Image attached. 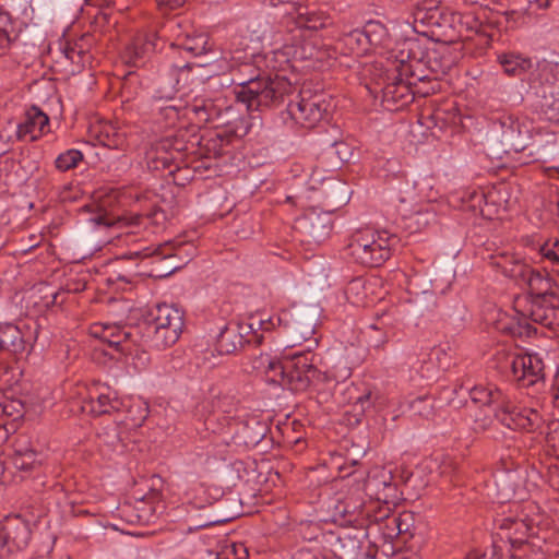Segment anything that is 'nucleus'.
Returning <instances> with one entry per match:
<instances>
[{
	"instance_id": "5fc2aeb1",
	"label": "nucleus",
	"mask_w": 559,
	"mask_h": 559,
	"mask_svg": "<svg viewBox=\"0 0 559 559\" xmlns=\"http://www.w3.org/2000/svg\"><path fill=\"white\" fill-rule=\"evenodd\" d=\"M122 142H123V139L121 135H116L115 139L112 141H108L106 143H104L105 145L109 146V147H120L122 145Z\"/></svg>"
},
{
	"instance_id": "dca6fc26",
	"label": "nucleus",
	"mask_w": 559,
	"mask_h": 559,
	"mask_svg": "<svg viewBox=\"0 0 559 559\" xmlns=\"http://www.w3.org/2000/svg\"><path fill=\"white\" fill-rule=\"evenodd\" d=\"M522 476L518 471H502L495 475L497 498L500 502L509 501L516 496Z\"/></svg>"
},
{
	"instance_id": "e2e57ef3",
	"label": "nucleus",
	"mask_w": 559,
	"mask_h": 559,
	"mask_svg": "<svg viewBox=\"0 0 559 559\" xmlns=\"http://www.w3.org/2000/svg\"><path fill=\"white\" fill-rule=\"evenodd\" d=\"M216 522H217V521H215V522H206V523H204V524L199 525L198 527H206V526H209V525H211V524H213V523H216Z\"/></svg>"
},
{
	"instance_id": "393cba45",
	"label": "nucleus",
	"mask_w": 559,
	"mask_h": 559,
	"mask_svg": "<svg viewBox=\"0 0 559 559\" xmlns=\"http://www.w3.org/2000/svg\"><path fill=\"white\" fill-rule=\"evenodd\" d=\"M340 43L345 49L346 53L362 56L370 50L365 27L361 29H354L344 34L341 37Z\"/></svg>"
},
{
	"instance_id": "bb28decb",
	"label": "nucleus",
	"mask_w": 559,
	"mask_h": 559,
	"mask_svg": "<svg viewBox=\"0 0 559 559\" xmlns=\"http://www.w3.org/2000/svg\"><path fill=\"white\" fill-rule=\"evenodd\" d=\"M242 347V338L236 328L230 324L224 326L217 337V350L221 354H231Z\"/></svg>"
},
{
	"instance_id": "864d4df0",
	"label": "nucleus",
	"mask_w": 559,
	"mask_h": 559,
	"mask_svg": "<svg viewBox=\"0 0 559 559\" xmlns=\"http://www.w3.org/2000/svg\"><path fill=\"white\" fill-rule=\"evenodd\" d=\"M301 1L302 0H269L270 4L273 7H277L280 4H287L289 7L287 11H294Z\"/></svg>"
},
{
	"instance_id": "4d7b16f0",
	"label": "nucleus",
	"mask_w": 559,
	"mask_h": 559,
	"mask_svg": "<svg viewBox=\"0 0 559 559\" xmlns=\"http://www.w3.org/2000/svg\"><path fill=\"white\" fill-rule=\"evenodd\" d=\"M557 95H558V97L555 98L554 103L550 106H551V110H554V111L557 110L558 112L549 116V119L559 120V91H558Z\"/></svg>"
},
{
	"instance_id": "4c0bfd02",
	"label": "nucleus",
	"mask_w": 559,
	"mask_h": 559,
	"mask_svg": "<svg viewBox=\"0 0 559 559\" xmlns=\"http://www.w3.org/2000/svg\"><path fill=\"white\" fill-rule=\"evenodd\" d=\"M216 559H248V549L242 544H231L218 552Z\"/></svg>"
},
{
	"instance_id": "c03bdc74",
	"label": "nucleus",
	"mask_w": 559,
	"mask_h": 559,
	"mask_svg": "<svg viewBox=\"0 0 559 559\" xmlns=\"http://www.w3.org/2000/svg\"><path fill=\"white\" fill-rule=\"evenodd\" d=\"M369 330L372 332H381L380 335L376 336V337L370 335L371 342L373 343L374 347H381L382 345H384L388 342V335L385 332H382V330H383L382 325L374 323L369 326Z\"/></svg>"
},
{
	"instance_id": "412c9836",
	"label": "nucleus",
	"mask_w": 559,
	"mask_h": 559,
	"mask_svg": "<svg viewBox=\"0 0 559 559\" xmlns=\"http://www.w3.org/2000/svg\"><path fill=\"white\" fill-rule=\"evenodd\" d=\"M282 367V360L270 354H260L252 359V369L264 376L269 383L277 384Z\"/></svg>"
},
{
	"instance_id": "9b49d317",
	"label": "nucleus",
	"mask_w": 559,
	"mask_h": 559,
	"mask_svg": "<svg viewBox=\"0 0 559 559\" xmlns=\"http://www.w3.org/2000/svg\"><path fill=\"white\" fill-rule=\"evenodd\" d=\"M390 471L374 468L365 483V491L371 498L383 503H393L396 499V487Z\"/></svg>"
},
{
	"instance_id": "37998d69",
	"label": "nucleus",
	"mask_w": 559,
	"mask_h": 559,
	"mask_svg": "<svg viewBox=\"0 0 559 559\" xmlns=\"http://www.w3.org/2000/svg\"><path fill=\"white\" fill-rule=\"evenodd\" d=\"M160 114L167 121L174 123L180 116V109L176 105H166L159 108Z\"/></svg>"
},
{
	"instance_id": "09e8293b",
	"label": "nucleus",
	"mask_w": 559,
	"mask_h": 559,
	"mask_svg": "<svg viewBox=\"0 0 559 559\" xmlns=\"http://www.w3.org/2000/svg\"><path fill=\"white\" fill-rule=\"evenodd\" d=\"M255 425L258 427L257 431L253 432V435L249 438L250 443H259L265 436V427L261 425L260 423L255 421Z\"/></svg>"
},
{
	"instance_id": "bf43d9fd",
	"label": "nucleus",
	"mask_w": 559,
	"mask_h": 559,
	"mask_svg": "<svg viewBox=\"0 0 559 559\" xmlns=\"http://www.w3.org/2000/svg\"><path fill=\"white\" fill-rule=\"evenodd\" d=\"M552 399L556 407L559 408V381L552 386Z\"/></svg>"
},
{
	"instance_id": "b1692460",
	"label": "nucleus",
	"mask_w": 559,
	"mask_h": 559,
	"mask_svg": "<svg viewBox=\"0 0 559 559\" xmlns=\"http://www.w3.org/2000/svg\"><path fill=\"white\" fill-rule=\"evenodd\" d=\"M25 348L22 332L13 324L0 326V350L12 354L22 353Z\"/></svg>"
},
{
	"instance_id": "49530a36",
	"label": "nucleus",
	"mask_w": 559,
	"mask_h": 559,
	"mask_svg": "<svg viewBox=\"0 0 559 559\" xmlns=\"http://www.w3.org/2000/svg\"><path fill=\"white\" fill-rule=\"evenodd\" d=\"M530 9L534 7L537 9H547L549 7H556L559 9V0H528Z\"/></svg>"
},
{
	"instance_id": "6ab92c4d",
	"label": "nucleus",
	"mask_w": 559,
	"mask_h": 559,
	"mask_svg": "<svg viewBox=\"0 0 559 559\" xmlns=\"http://www.w3.org/2000/svg\"><path fill=\"white\" fill-rule=\"evenodd\" d=\"M300 223L306 234L316 242L324 240L331 230V222L328 215L311 212Z\"/></svg>"
},
{
	"instance_id": "8fccbe9b",
	"label": "nucleus",
	"mask_w": 559,
	"mask_h": 559,
	"mask_svg": "<svg viewBox=\"0 0 559 559\" xmlns=\"http://www.w3.org/2000/svg\"><path fill=\"white\" fill-rule=\"evenodd\" d=\"M259 29H252V33L255 34L258 40L266 39L267 33L270 31V26L266 22L258 24Z\"/></svg>"
},
{
	"instance_id": "72a5a7b5",
	"label": "nucleus",
	"mask_w": 559,
	"mask_h": 559,
	"mask_svg": "<svg viewBox=\"0 0 559 559\" xmlns=\"http://www.w3.org/2000/svg\"><path fill=\"white\" fill-rule=\"evenodd\" d=\"M182 48L185 51L195 57L205 55L211 50L209 38L205 35L187 38L182 44Z\"/></svg>"
},
{
	"instance_id": "f8f14e48",
	"label": "nucleus",
	"mask_w": 559,
	"mask_h": 559,
	"mask_svg": "<svg viewBox=\"0 0 559 559\" xmlns=\"http://www.w3.org/2000/svg\"><path fill=\"white\" fill-rule=\"evenodd\" d=\"M0 535L13 551L27 547L32 531L29 523L20 515L7 516L0 522Z\"/></svg>"
},
{
	"instance_id": "ea45409f",
	"label": "nucleus",
	"mask_w": 559,
	"mask_h": 559,
	"mask_svg": "<svg viewBox=\"0 0 559 559\" xmlns=\"http://www.w3.org/2000/svg\"><path fill=\"white\" fill-rule=\"evenodd\" d=\"M540 253L551 262H559V240L545 243L540 248Z\"/></svg>"
},
{
	"instance_id": "c9c22d12",
	"label": "nucleus",
	"mask_w": 559,
	"mask_h": 559,
	"mask_svg": "<svg viewBox=\"0 0 559 559\" xmlns=\"http://www.w3.org/2000/svg\"><path fill=\"white\" fill-rule=\"evenodd\" d=\"M246 60V56L240 51L224 50L219 60L218 70L227 72Z\"/></svg>"
},
{
	"instance_id": "7ed1b4c3",
	"label": "nucleus",
	"mask_w": 559,
	"mask_h": 559,
	"mask_svg": "<svg viewBox=\"0 0 559 559\" xmlns=\"http://www.w3.org/2000/svg\"><path fill=\"white\" fill-rule=\"evenodd\" d=\"M290 92L292 84L286 78L266 75L240 82L235 93L249 111H262L278 106Z\"/></svg>"
},
{
	"instance_id": "603ef678",
	"label": "nucleus",
	"mask_w": 559,
	"mask_h": 559,
	"mask_svg": "<svg viewBox=\"0 0 559 559\" xmlns=\"http://www.w3.org/2000/svg\"><path fill=\"white\" fill-rule=\"evenodd\" d=\"M186 0H157L159 7H166L169 10H175L185 4Z\"/></svg>"
},
{
	"instance_id": "2eb2a0df",
	"label": "nucleus",
	"mask_w": 559,
	"mask_h": 559,
	"mask_svg": "<svg viewBox=\"0 0 559 559\" xmlns=\"http://www.w3.org/2000/svg\"><path fill=\"white\" fill-rule=\"evenodd\" d=\"M49 118L37 107L29 108L25 114V120L17 126V136L29 135L32 140L40 136L48 127Z\"/></svg>"
},
{
	"instance_id": "f257e3e1",
	"label": "nucleus",
	"mask_w": 559,
	"mask_h": 559,
	"mask_svg": "<svg viewBox=\"0 0 559 559\" xmlns=\"http://www.w3.org/2000/svg\"><path fill=\"white\" fill-rule=\"evenodd\" d=\"M151 321L142 326L94 323L90 328V334L122 354H131V345H147L158 350L174 345L182 332V312L171 305L162 304L151 312Z\"/></svg>"
},
{
	"instance_id": "79ce46f5",
	"label": "nucleus",
	"mask_w": 559,
	"mask_h": 559,
	"mask_svg": "<svg viewBox=\"0 0 559 559\" xmlns=\"http://www.w3.org/2000/svg\"><path fill=\"white\" fill-rule=\"evenodd\" d=\"M10 19L8 14H0V49H5L10 45V37L5 29Z\"/></svg>"
},
{
	"instance_id": "a878e982",
	"label": "nucleus",
	"mask_w": 559,
	"mask_h": 559,
	"mask_svg": "<svg viewBox=\"0 0 559 559\" xmlns=\"http://www.w3.org/2000/svg\"><path fill=\"white\" fill-rule=\"evenodd\" d=\"M90 222L96 226H104L107 228H114L122 230L128 227L139 225V216H114L107 213H97L90 218Z\"/></svg>"
},
{
	"instance_id": "39448f33",
	"label": "nucleus",
	"mask_w": 559,
	"mask_h": 559,
	"mask_svg": "<svg viewBox=\"0 0 559 559\" xmlns=\"http://www.w3.org/2000/svg\"><path fill=\"white\" fill-rule=\"evenodd\" d=\"M311 345L307 352L294 353L290 357L282 359V367L277 384L292 391H305L314 380H337V374L330 369L319 370L313 365L314 356L310 355Z\"/></svg>"
},
{
	"instance_id": "338daca9",
	"label": "nucleus",
	"mask_w": 559,
	"mask_h": 559,
	"mask_svg": "<svg viewBox=\"0 0 559 559\" xmlns=\"http://www.w3.org/2000/svg\"><path fill=\"white\" fill-rule=\"evenodd\" d=\"M467 559H483V558H479V557H476V556H471Z\"/></svg>"
},
{
	"instance_id": "de8ad7c7",
	"label": "nucleus",
	"mask_w": 559,
	"mask_h": 559,
	"mask_svg": "<svg viewBox=\"0 0 559 559\" xmlns=\"http://www.w3.org/2000/svg\"><path fill=\"white\" fill-rule=\"evenodd\" d=\"M293 559H324L318 552L312 551L310 549H300L298 550Z\"/></svg>"
},
{
	"instance_id": "ddd939ff",
	"label": "nucleus",
	"mask_w": 559,
	"mask_h": 559,
	"mask_svg": "<svg viewBox=\"0 0 559 559\" xmlns=\"http://www.w3.org/2000/svg\"><path fill=\"white\" fill-rule=\"evenodd\" d=\"M397 200L400 202L399 212L404 219L409 222L407 225L409 228L416 227V229L419 230L435 222V213L432 211L428 209L423 210L415 207V191L414 188L409 187L407 183L406 194H400Z\"/></svg>"
},
{
	"instance_id": "4468645a",
	"label": "nucleus",
	"mask_w": 559,
	"mask_h": 559,
	"mask_svg": "<svg viewBox=\"0 0 559 559\" xmlns=\"http://www.w3.org/2000/svg\"><path fill=\"white\" fill-rule=\"evenodd\" d=\"M287 14L292 15L297 27L318 31L326 27L330 24V15L319 9L311 8L302 3V1L296 7L294 11H286Z\"/></svg>"
},
{
	"instance_id": "f3484780",
	"label": "nucleus",
	"mask_w": 559,
	"mask_h": 559,
	"mask_svg": "<svg viewBox=\"0 0 559 559\" xmlns=\"http://www.w3.org/2000/svg\"><path fill=\"white\" fill-rule=\"evenodd\" d=\"M523 317H528L533 322L544 326H552L559 318V309L545 304L540 299L532 300L528 308L522 312Z\"/></svg>"
},
{
	"instance_id": "3c124183",
	"label": "nucleus",
	"mask_w": 559,
	"mask_h": 559,
	"mask_svg": "<svg viewBox=\"0 0 559 559\" xmlns=\"http://www.w3.org/2000/svg\"><path fill=\"white\" fill-rule=\"evenodd\" d=\"M454 472L453 462L449 459L444 460L440 465V475L443 477H451Z\"/></svg>"
},
{
	"instance_id": "473e14b6",
	"label": "nucleus",
	"mask_w": 559,
	"mask_h": 559,
	"mask_svg": "<svg viewBox=\"0 0 559 559\" xmlns=\"http://www.w3.org/2000/svg\"><path fill=\"white\" fill-rule=\"evenodd\" d=\"M83 159L81 151L75 148L67 150L61 153L55 160L56 168L60 171H68L75 168L78 164Z\"/></svg>"
},
{
	"instance_id": "c756f323",
	"label": "nucleus",
	"mask_w": 559,
	"mask_h": 559,
	"mask_svg": "<svg viewBox=\"0 0 559 559\" xmlns=\"http://www.w3.org/2000/svg\"><path fill=\"white\" fill-rule=\"evenodd\" d=\"M181 248L175 247L173 243L158 245L155 248L146 247L140 250L131 251L129 258H148L158 257L160 260L174 258L179 254Z\"/></svg>"
},
{
	"instance_id": "a211bd4d",
	"label": "nucleus",
	"mask_w": 559,
	"mask_h": 559,
	"mask_svg": "<svg viewBox=\"0 0 559 559\" xmlns=\"http://www.w3.org/2000/svg\"><path fill=\"white\" fill-rule=\"evenodd\" d=\"M366 36L368 39L369 48L372 47H382L391 50V57L394 58V55L399 53V50L402 48V43L397 44L399 48H391V38L386 27L378 21H369L365 25Z\"/></svg>"
},
{
	"instance_id": "6e6552de",
	"label": "nucleus",
	"mask_w": 559,
	"mask_h": 559,
	"mask_svg": "<svg viewBox=\"0 0 559 559\" xmlns=\"http://www.w3.org/2000/svg\"><path fill=\"white\" fill-rule=\"evenodd\" d=\"M495 417L506 427L513 430L531 431L539 425L540 417L537 411L515 406L506 395L495 411Z\"/></svg>"
},
{
	"instance_id": "f03ea898",
	"label": "nucleus",
	"mask_w": 559,
	"mask_h": 559,
	"mask_svg": "<svg viewBox=\"0 0 559 559\" xmlns=\"http://www.w3.org/2000/svg\"><path fill=\"white\" fill-rule=\"evenodd\" d=\"M418 49L419 44L416 39L409 38L402 41V48L394 55L393 67L390 69L397 74L382 87L384 103L403 107L413 102L417 93L414 91L416 82L424 79V76H416L413 71V62L419 61Z\"/></svg>"
},
{
	"instance_id": "9d476101",
	"label": "nucleus",
	"mask_w": 559,
	"mask_h": 559,
	"mask_svg": "<svg viewBox=\"0 0 559 559\" xmlns=\"http://www.w3.org/2000/svg\"><path fill=\"white\" fill-rule=\"evenodd\" d=\"M511 371L514 380L530 386L543 378L544 362L538 354H518L512 357Z\"/></svg>"
},
{
	"instance_id": "680f3d73",
	"label": "nucleus",
	"mask_w": 559,
	"mask_h": 559,
	"mask_svg": "<svg viewBox=\"0 0 559 559\" xmlns=\"http://www.w3.org/2000/svg\"><path fill=\"white\" fill-rule=\"evenodd\" d=\"M159 99H166V100H171L173 98V93H168L166 95H160L158 96Z\"/></svg>"
},
{
	"instance_id": "e433bc0d",
	"label": "nucleus",
	"mask_w": 559,
	"mask_h": 559,
	"mask_svg": "<svg viewBox=\"0 0 559 559\" xmlns=\"http://www.w3.org/2000/svg\"><path fill=\"white\" fill-rule=\"evenodd\" d=\"M433 405L430 399L420 396L411 402V411L414 415L428 418L432 415Z\"/></svg>"
},
{
	"instance_id": "cd10ccee",
	"label": "nucleus",
	"mask_w": 559,
	"mask_h": 559,
	"mask_svg": "<svg viewBox=\"0 0 559 559\" xmlns=\"http://www.w3.org/2000/svg\"><path fill=\"white\" fill-rule=\"evenodd\" d=\"M520 274L526 278L530 288L537 295H546L551 293L552 282L539 271L528 266H521Z\"/></svg>"
},
{
	"instance_id": "58836bf2",
	"label": "nucleus",
	"mask_w": 559,
	"mask_h": 559,
	"mask_svg": "<svg viewBox=\"0 0 559 559\" xmlns=\"http://www.w3.org/2000/svg\"><path fill=\"white\" fill-rule=\"evenodd\" d=\"M293 56L300 60L318 58V49L310 43H304L296 47Z\"/></svg>"
},
{
	"instance_id": "a19ab883",
	"label": "nucleus",
	"mask_w": 559,
	"mask_h": 559,
	"mask_svg": "<svg viewBox=\"0 0 559 559\" xmlns=\"http://www.w3.org/2000/svg\"><path fill=\"white\" fill-rule=\"evenodd\" d=\"M35 462V453L33 451H28L23 455H17L14 459V465L21 469H31Z\"/></svg>"
},
{
	"instance_id": "69168bd1",
	"label": "nucleus",
	"mask_w": 559,
	"mask_h": 559,
	"mask_svg": "<svg viewBox=\"0 0 559 559\" xmlns=\"http://www.w3.org/2000/svg\"><path fill=\"white\" fill-rule=\"evenodd\" d=\"M451 64H452V62H449V63L445 66V68L442 70V72L444 73L447 70H449V69L451 68Z\"/></svg>"
},
{
	"instance_id": "a18cd8bd",
	"label": "nucleus",
	"mask_w": 559,
	"mask_h": 559,
	"mask_svg": "<svg viewBox=\"0 0 559 559\" xmlns=\"http://www.w3.org/2000/svg\"><path fill=\"white\" fill-rule=\"evenodd\" d=\"M497 329L509 334H515L518 332L516 324L513 321H508L506 313L498 320Z\"/></svg>"
},
{
	"instance_id": "6e6d98bb",
	"label": "nucleus",
	"mask_w": 559,
	"mask_h": 559,
	"mask_svg": "<svg viewBox=\"0 0 559 559\" xmlns=\"http://www.w3.org/2000/svg\"><path fill=\"white\" fill-rule=\"evenodd\" d=\"M475 423H476V429L485 430V429H487V427H489V425L491 423V418L486 417L481 420L476 419Z\"/></svg>"
},
{
	"instance_id": "f704fd0d",
	"label": "nucleus",
	"mask_w": 559,
	"mask_h": 559,
	"mask_svg": "<svg viewBox=\"0 0 559 559\" xmlns=\"http://www.w3.org/2000/svg\"><path fill=\"white\" fill-rule=\"evenodd\" d=\"M502 527L513 531V533L509 535V539L512 544H522L524 536H526L531 530L522 520H507Z\"/></svg>"
},
{
	"instance_id": "0e129e2a",
	"label": "nucleus",
	"mask_w": 559,
	"mask_h": 559,
	"mask_svg": "<svg viewBox=\"0 0 559 559\" xmlns=\"http://www.w3.org/2000/svg\"><path fill=\"white\" fill-rule=\"evenodd\" d=\"M360 285V282L359 281H355L352 283V288L356 287V286H359Z\"/></svg>"
},
{
	"instance_id": "c85d7f7f",
	"label": "nucleus",
	"mask_w": 559,
	"mask_h": 559,
	"mask_svg": "<svg viewBox=\"0 0 559 559\" xmlns=\"http://www.w3.org/2000/svg\"><path fill=\"white\" fill-rule=\"evenodd\" d=\"M183 115L197 123H206L211 120L214 108L210 100L194 99L192 104L187 105Z\"/></svg>"
},
{
	"instance_id": "774afa93",
	"label": "nucleus",
	"mask_w": 559,
	"mask_h": 559,
	"mask_svg": "<svg viewBox=\"0 0 559 559\" xmlns=\"http://www.w3.org/2000/svg\"><path fill=\"white\" fill-rule=\"evenodd\" d=\"M143 412L145 413V415L142 416V419H144L146 416V412H147L146 408H143Z\"/></svg>"
},
{
	"instance_id": "4be33fe9",
	"label": "nucleus",
	"mask_w": 559,
	"mask_h": 559,
	"mask_svg": "<svg viewBox=\"0 0 559 559\" xmlns=\"http://www.w3.org/2000/svg\"><path fill=\"white\" fill-rule=\"evenodd\" d=\"M231 328H236L239 331V334L242 338V346L246 343L251 342H260V336L255 332V328L262 329L264 331H269L273 328H275L274 318H270L269 320L264 321L262 319H255L251 318L249 322H237V323H229Z\"/></svg>"
},
{
	"instance_id": "aec40b11",
	"label": "nucleus",
	"mask_w": 559,
	"mask_h": 559,
	"mask_svg": "<svg viewBox=\"0 0 559 559\" xmlns=\"http://www.w3.org/2000/svg\"><path fill=\"white\" fill-rule=\"evenodd\" d=\"M471 400L475 404L492 407L493 412L504 401L506 394L495 385H474L468 389Z\"/></svg>"
},
{
	"instance_id": "2f4dec72",
	"label": "nucleus",
	"mask_w": 559,
	"mask_h": 559,
	"mask_svg": "<svg viewBox=\"0 0 559 559\" xmlns=\"http://www.w3.org/2000/svg\"><path fill=\"white\" fill-rule=\"evenodd\" d=\"M414 23H420L424 26H440V12L437 7L426 8L417 5L413 11Z\"/></svg>"
},
{
	"instance_id": "5701e85b",
	"label": "nucleus",
	"mask_w": 559,
	"mask_h": 559,
	"mask_svg": "<svg viewBox=\"0 0 559 559\" xmlns=\"http://www.w3.org/2000/svg\"><path fill=\"white\" fill-rule=\"evenodd\" d=\"M498 61L504 73L511 76H520L530 71L533 67V62L530 58L514 52L500 55Z\"/></svg>"
},
{
	"instance_id": "1a4fd4ad",
	"label": "nucleus",
	"mask_w": 559,
	"mask_h": 559,
	"mask_svg": "<svg viewBox=\"0 0 559 559\" xmlns=\"http://www.w3.org/2000/svg\"><path fill=\"white\" fill-rule=\"evenodd\" d=\"M87 394L83 397L82 411L99 416L120 408V401L108 385L93 383L86 388Z\"/></svg>"
},
{
	"instance_id": "052dcab7",
	"label": "nucleus",
	"mask_w": 559,
	"mask_h": 559,
	"mask_svg": "<svg viewBox=\"0 0 559 559\" xmlns=\"http://www.w3.org/2000/svg\"><path fill=\"white\" fill-rule=\"evenodd\" d=\"M162 163L165 168H170L171 166V162L168 158H163Z\"/></svg>"
},
{
	"instance_id": "7c9ffc66",
	"label": "nucleus",
	"mask_w": 559,
	"mask_h": 559,
	"mask_svg": "<svg viewBox=\"0 0 559 559\" xmlns=\"http://www.w3.org/2000/svg\"><path fill=\"white\" fill-rule=\"evenodd\" d=\"M21 415L22 404L20 402L7 401L0 404V443L5 442L9 437L5 417H20Z\"/></svg>"
},
{
	"instance_id": "0eeeda50",
	"label": "nucleus",
	"mask_w": 559,
	"mask_h": 559,
	"mask_svg": "<svg viewBox=\"0 0 559 559\" xmlns=\"http://www.w3.org/2000/svg\"><path fill=\"white\" fill-rule=\"evenodd\" d=\"M329 108L330 104L324 95L316 94L306 97L301 94L297 100L288 104L286 112L294 124L312 128L323 118Z\"/></svg>"
},
{
	"instance_id": "423d86ee",
	"label": "nucleus",
	"mask_w": 559,
	"mask_h": 559,
	"mask_svg": "<svg viewBox=\"0 0 559 559\" xmlns=\"http://www.w3.org/2000/svg\"><path fill=\"white\" fill-rule=\"evenodd\" d=\"M274 318L275 325H283L288 340V347H296L304 342L318 345L313 338L316 330V316L308 309L293 308L283 310Z\"/></svg>"
},
{
	"instance_id": "20e7f679",
	"label": "nucleus",
	"mask_w": 559,
	"mask_h": 559,
	"mask_svg": "<svg viewBox=\"0 0 559 559\" xmlns=\"http://www.w3.org/2000/svg\"><path fill=\"white\" fill-rule=\"evenodd\" d=\"M397 236L388 230L365 227L356 230L348 243L349 255L359 264L377 267L390 257Z\"/></svg>"
},
{
	"instance_id": "13d9d810",
	"label": "nucleus",
	"mask_w": 559,
	"mask_h": 559,
	"mask_svg": "<svg viewBox=\"0 0 559 559\" xmlns=\"http://www.w3.org/2000/svg\"><path fill=\"white\" fill-rule=\"evenodd\" d=\"M372 399L371 392L358 397V403H360L361 407L365 408L366 405L369 406V402Z\"/></svg>"
}]
</instances>
